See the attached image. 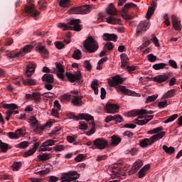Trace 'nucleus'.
<instances>
[{
  "label": "nucleus",
  "instance_id": "f257e3e1",
  "mask_svg": "<svg viewBox=\"0 0 182 182\" xmlns=\"http://www.w3.org/2000/svg\"><path fill=\"white\" fill-rule=\"evenodd\" d=\"M123 82H124L123 78H122L120 75H117L113 76L112 80H109L108 83L110 87H117V90H120L124 95H127V96H134L136 92L127 90L126 89V87L120 85Z\"/></svg>",
  "mask_w": 182,
  "mask_h": 182
},
{
  "label": "nucleus",
  "instance_id": "f03ea898",
  "mask_svg": "<svg viewBox=\"0 0 182 182\" xmlns=\"http://www.w3.org/2000/svg\"><path fill=\"white\" fill-rule=\"evenodd\" d=\"M85 53H95L99 49V43L92 37L89 36L83 44Z\"/></svg>",
  "mask_w": 182,
  "mask_h": 182
},
{
  "label": "nucleus",
  "instance_id": "7ed1b4c3",
  "mask_svg": "<svg viewBox=\"0 0 182 182\" xmlns=\"http://www.w3.org/2000/svg\"><path fill=\"white\" fill-rule=\"evenodd\" d=\"M139 110H142V109H134L131 111L130 112V116H132L133 117H136V116H138V118L135 119V120L134 121V123H135V124H138V126H144V124H147V123H149V122H150V120H153V118L154 117V115H149L147 116L144 119V116L143 115H146V114H137L136 112H139Z\"/></svg>",
  "mask_w": 182,
  "mask_h": 182
},
{
  "label": "nucleus",
  "instance_id": "20e7f679",
  "mask_svg": "<svg viewBox=\"0 0 182 182\" xmlns=\"http://www.w3.org/2000/svg\"><path fill=\"white\" fill-rule=\"evenodd\" d=\"M107 13L111 16L107 18V23H111L112 25H122V19L114 17L117 15V11L113 4H110L107 9Z\"/></svg>",
  "mask_w": 182,
  "mask_h": 182
},
{
  "label": "nucleus",
  "instance_id": "39448f33",
  "mask_svg": "<svg viewBox=\"0 0 182 182\" xmlns=\"http://www.w3.org/2000/svg\"><path fill=\"white\" fill-rule=\"evenodd\" d=\"M164 136H166V132H160L151 136L150 139L145 138L141 140L139 144L143 148L149 147V146H152V144H154L156 141L160 140V139H163Z\"/></svg>",
  "mask_w": 182,
  "mask_h": 182
},
{
  "label": "nucleus",
  "instance_id": "423d86ee",
  "mask_svg": "<svg viewBox=\"0 0 182 182\" xmlns=\"http://www.w3.org/2000/svg\"><path fill=\"white\" fill-rule=\"evenodd\" d=\"M30 123L31 125L34 127V132L35 133H37L38 134H42L43 130H45L47 127H52L53 123L51 122H48L44 125H39V122H38V119H36V117H31L30 119Z\"/></svg>",
  "mask_w": 182,
  "mask_h": 182
},
{
  "label": "nucleus",
  "instance_id": "0eeeda50",
  "mask_svg": "<svg viewBox=\"0 0 182 182\" xmlns=\"http://www.w3.org/2000/svg\"><path fill=\"white\" fill-rule=\"evenodd\" d=\"M80 22V19H72L70 20L69 25L66 23H58V28H63V31H75L76 32H79L82 31V26L79 24Z\"/></svg>",
  "mask_w": 182,
  "mask_h": 182
},
{
  "label": "nucleus",
  "instance_id": "6e6552de",
  "mask_svg": "<svg viewBox=\"0 0 182 182\" xmlns=\"http://www.w3.org/2000/svg\"><path fill=\"white\" fill-rule=\"evenodd\" d=\"M24 11L27 15L32 16L34 19H38V16L40 15V12L36 10V6L33 4V0H28L27 4L24 5Z\"/></svg>",
  "mask_w": 182,
  "mask_h": 182
},
{
  "label": "nucleus",
  "instance_id": "1a4fd4ad",
  "mask_svg": "<svg viewBox=\"0 0 182 182\" xmlns=\"http://www.w3.org/2000/svg\"><path fill=\"white\" fill-rule=\"evenodd\" d=\"M92 9L93 6L85 5L79 7H73L68 12L73 15H86V14H90Z\"/></svg>",
  "mask_w": 182,
  "mask_h": 182
},
{
  "label": "nucleus",
  "instance_id": "9d476101",
  "mask_svg": "<svg viewBox=\"0 0 182 182\" xmlns=\"http://www.w3.org/2000/svg\"><path fill=\"white\" fill-rule=\"evenodd\" d=\"M80 177V175L76 171H70L67 173H63L60 177L61 182H75Z\"/></svg>",
  "mask_w": 182,
  "mask_h": 182
},
{
  "label": "nucleus",
  "instance_id": "9b49d317",
  "mask_svg": "<svg viewBox=\"0 0 182 182\" xmlns=\"http://www.w3.org/2000/svg\"><path fill=\"white\" fill-rule=\"evenodd\" d=\"M33 47L31 45H27L23 47V50H20L18 53L14 54L12 53H9V50H7V58L9 59H14L15 58H18V56H23V53L26 52H31Z\"/></svg>",
  "mask_w": 182,
  "mask_h": 182
},
{
  "label": "nucleus",
  "instance_id": "f8f14e48",
  "mask_svg": "<svg viewBox=\"0 0 182 182\" xmlns=\"http://www.w3.org/2000/svg\"><path fill=\"white\" fill-rule=\"evenodd\" d=\"M65 75L70 82H71V83L76 82V80L79 85H82L83 83V80H82V74L80 73V71H77L76 74L66 73Z\"/></svg>",
  "mask_w": 182,
  "mask_h": 182
},
{
  "label": "nucleus",
  "instance_id": "ddd939ff",
  "mask_svg": "<svg viewBox=\"0 0 182 182\" xmlns=\"http://www.w3.org/2000/svg\"><path fill=\"white\" fill-rule=\"evenodd\" d=\"M150 28V22L141 21L136 26V36H140L143 32H146Z\"/></svg>",
  "mask_w": 182,
  "mask_h": 182
},
{
  "label": "nucleus",
  "instance_id": "4468645a",
  "mask_svg": "<svg viewBox=\"0 0 182 182\" xmlns=\"http://www.w3.org/2000/svg\"><path fill=\"white\" fill-rule=\"evenodd\" d=\"M68 119H74V120H93V117L89 114H79L78 116H76L72 113L67 114Z\"/></svg>",
  "mask_w": 182,
  "mask_h": 182
},
{
  "label": "nucleus",
  "instance_id": "2eb2a0df",
  "mask_svg": "<svg viewBox=\"0 0 182 182\" xmlns=\"http://www.w3.org/2000/svg\"><path fill=\"white\" fill-rule=\"evenodd\" d=\"M94 146L99 150H103L109 146V142L103 138H98L94 141Z\"/></svg>",
  "mask_w": 182,
  "mask_h": 182
},
{
  "label": "nucleus",
  "instance_id": "dca6fc26",
  "mask_svg": "<svg viewBox=\"0 0 182 182\" xmlns=\"http://www.w3.org/2000/svg\"><path fill=\"white\" fill-rule=\"evenodd\" d=\"M26 99L27 100H34L36 103H41V99H42V94L38 92H35L32 94H26Z\"/></svg>",
  "mask_w": 182,
  "mask_h": 182
},
{
  "label": "nucleus",
  "instance_id": "f3484780",
  "mask_svg": "<svg viewBox=\"0 0 182 182\" xmlns=\"http://www.w3.org/2000/svg\"><path fill=\"white\" fill-rule=\"evenodd\" d=\"M36 68V64L33 63H29L26 65V69L25 72V75L26 76V77H31V76H32V75L35 73Z\"/></svg>",
  "mask_w": 182,
  "mask_h": 182
},
{
  "label": "nucleus",
  "instance_id": "a211bd4d",
  "mask_svg": "<svg viewBox=\"0 0 182 182\" xmlns=\"http://www.w3.org/2000/svg\"><path fill=\"white\" fill-rule=\"evenodd\" d=\"M143 166V161L139 159L136 161L133 166L132 167L131 170L129 171V176H132V174H135L141 168V167Z\"/></svg>",
  "mask_w": 182,
  "mask_h": 182
},
{
  "label": "nucleus",
  "instance_id": "6ab92c4d",
  "mask_svg": "<svg viewBox=\"0 0 182 182\" xmlns=\"http://www.w3.org/2000/svg\"><path fill=\"white\" fill-rule=\"evenodd\" d=\"M23 132H25V129L21 128L17 129L15 132L7 133V135L9 136V139H19L21 136H23Z\"/></svg>",
  "mask_w": 182,
  "mask_h": 182
},
{
  "label": "nucleus",
  "instance_id": "aec40b11",
  "mask_svg": "<svg viewBox=\"0 0 182 182\" xmlns=\"http://www.w3.org/2000/svg\"><path fill=\"white\" fill-rule=\"evenodd\" d=\"M118 110L119 106H117L116 104L107 103L105 106V112H107V113H117Z\"/></svg>",
  "mask_w": 182,
  "mask_h": 182
},
{
  "label": "nucleus",
  "instance_id": "412c9836",
  "mask_svg": "<svg viewBox=\"0 0 182 182\" xmlns=\"http://www.w3.org/2000/svg\"><path fill=\"white\" fill-rule=\"evenodd\" d=\"M73 95H75L73 96L72 103L74 106H82L83 105V102H82V97L77 95L78 92L77 91H73Z\"/></svg>",
  "mask_w": 182,
  "mask_h": 182
},
{
  "label": "nucleus",
  "instance_id": "4be33fe9",
  "mask_svg": "<svg viewBox=\"0 0 182 182\" xmlns=\"http://www.w3.org/2000/svg\"><path fill=\"white\" fill-rule=\"evenodd\" d=\"M171 19H172V25L175 31H181V21L178 20V18H177V16L172 15Z\"/></svg>",
  "mask_w": 182,
  "mask_h": 182
},
{
  "label": "nucleus",
  "instance_id": "5701e85b",
  "mask_svg": "<svg viewBox=\"0 0 182 182\" xmlns=\"http://www.w3.org/2000/svg\"><path fill=\"white\" fill-rule=\"evenodd\" d=\"M55 66L57 70H58V73H57L58 77L63 80L65 79V75H63L65 73V68H63V65L60 63H56Z\"/></svg>",
  "mask_w": 182,
  "mask_h": 182
},
{
  "label": "nucleus",
  "instance_id": "b1692460",
  "mask_svg": "<svg viewBox=\"0 0 182 182\" xmlns=\"http://www.w3.org/2000/svg\"><path fill=\"white\" fill-rule=\"evenodd\" d=\"M103 40L106 41H113V42H117V36L114 33H107L103 34Z\"/></svg>",
  "mask_w": 182,
  "mask_h": 182
},
{
  "label": "nucleus",
  "instance_id": "393cba45",
  "mask_svg": "<svg viewBox=\"0 0 182 182\" xmlns=\"http://www.w3.org/2000/svg\"><path fill=\"white\" fill-rule=\"evenodd\" d=\"M4 108L11 109L13 114H18L19 113V111L16 110V109H19V107L16 104H4Z\"/></svg>",
  "mask_w": 182,
  "mask_h": 182
},
{
  "label": "nucleus",
  "instance_id": "a878e982",
  "mask_svg": "<svg viewBox=\"0 0 182 182\" xmlns=\"http://www.w3.org/2000/svg\"><path fill=\"white\" fill-rule=\"evenodd\" d=\"M120 165L115 164L113 166L111 171L112 173V176H114V178H115L116 177H120Z\"/></svg>",
  "mask_w": 182,
  "mask_h": 182
},
{
  "label": "nucleus",
  "instance_id": "bb28decb",
  "mask_svg": "<svg viewBox=\"0 0 182 182\" xmlns=\"http://www.w3.org/2000/svg\"><path fill=\"white\" fill-rule=\"evenodd\" d=\"M22 81L25 86H36L38 85L36 80L32 78L23 79Z\"/></svg>",
  "mask_w": 182,
  "mask_h": 182
},
{
  "label": "nucleus",
  "instance_id": "cd10ccee",
  "mask_svg": "<svg viewBox=\"0 0 182 182\" xmlns=\"http://www.w3.org/2000/svg\"><path fill=\"white\" fill-rule=\"evenodd\" d=\"M176 92H177V90H176V89H172L168 90L166 93H165L161 99L162 100H164V99H170L171 97H174V96H176Z\"/></svg>",
  "mask_w": 182,
  "mask_h": 182
},
{
  "label": "nucleus",
  "instance_id": "c85d7f7f",
  "mask_svg": "<svg viewBox=\"0 0 182 182\" xmlns=\"http://www.w3.org/2000/svg\"><path fill=\"white\" fill-rule=\"evenodd\" d=\"M43 82H45V83H53V75L52 74H44L42 77Z\"/></svg>",
  "mask_w": 182,
  "mask_h": 182
},
{
  "label": "nucleus",
  "instance_id": "c756f323",
  "mask_svg": "<svg viewBox=\"0 0 182 182\" xmlns=\"http://www.w3.org/2000/svg\"><path fill=\"white\" fill-rule=\"evenodd\" d=\"M112 142L111 146H119L122 141V138L119 137L117 135H112L111 136Z\"/></svg>",
  "mask_w": 182,
  "mask_h": 182
},
{
  "label": "nucleus",
  "instance_id": "7c9ffc66",
  "mask_svg": "<svg viewBox=\"0 0 182 182\" xmlns=\"http://www.w3.org/2000/svg\"><path fill=\"white\" fill-rule=\"evenodd\" d=\"M168 79V75H161L154 77V82H157L158 83H161L163 82H166Z\"/></svg>",
  "mask_w": 182,
  "mask_h": 182
},
{
  "label": "nucleus",
  "instance_id": "2f4dec72",
  "mask_svg": "<svg viewBox=\"0 0 182 182\" xmlns=\"http://www.w3.org/2000/svg\"><path fill=\"white\" fill-rule=\"evenodd\" d=\"M121 58V68H126L127 66V63H129V58L127 57V55L122 53L120 55Z\"/></svg>",
  "mask_w": 182,
  "mask_h": 182
},
{
  "label": "nucleus",
  "instance_id": "473e14b6",
  "mask_svg": "<svg viewBox=\"0 0 182 182\" xmlns=\"http://www.w3.org/2000/svg\"><path fill=\"white\" fill-rule=\"evenodd\" d=\"M150 169V164L145 165L139 171V178H143L146 176V172Z\"/></svg>",
  "mask_w": 182,
  "mask_h": 182
},
{
  "label": "nucleus",
  "instance_id": "72a5a7b5",
  "mask_svg": "<svg viewBox=\"0 0 182 182\" xmlns=\"http://www.w3.org/2000/svg\"><path fill=\"white\" fill-rule=\"evenodd\" d=\"M89 120L91 121V129L87 133V136H92V134H95V133H96V127H95V121L94 118H92V119H88L87 120V122H89Z\"/></svg>",
  "mask_w": 182,
  "mask_h": 182
},
{
  "label": "nucleus",
  "instance_id": "f704fd0d",
  "mask_svg": "<svg viewBox=\"0 0 182 182\" xmlns=\"http://www.w3.org/2000/svg\"><path fill=\"white\" fill-rule=\"evenodd\" d=\"M0 149H1V151L3 153H6L9 149H12V146L6 143L2 142V141L0 140Z\"/></svg>",
  "mask_w": 182,
  "mask_h": 182
},
{
  "label": "nucleus",
  "instance_id": "c9c22d12",
  "mask_svg": "<svg viewBox=\"0 0 182 182\" xmlns=\"http://www.w3.org/2000/svg\"><path fill=\"white\" fill-rule=\"evenodd\" d=\"M130 8H137V5L133 3H127L124 5V8L122 9V12L126 15L127 14V10L130 9Z\"/></svg>",
  "mask_w": 182,
  "mask_h": 182
},
{
  "label": "nucleus",
  "instance_id": "e433bc0d",
  "mask_svg": "<svg viewBox=\"0 0 182 182\" xmlns=\"http://www.w3.org/2000/svg\"><path fill=\"white\" fill-rule=\"evenodd\" d=\"M99 82L97 80H94L91 84V87L95 92V95H99Z\"/></svg>",
  "mask_w": 182,
  "mask_h": 182
},
{
  "label": "nucleus",
  "instance_id": "4c0bfd02",
  "mask_svg": "<svg viewBox=\"0 0 182 182\" xmlns=\"http://www.w3.org/2000/svg\"><path fill=\"white\" fill-rule=\"evenodd\" d=\"M163 150H164L165 153L166 154H173L174 151H176V149L173 146H167V145H164L162 146Z\"/></svg>",
  "mask_w": 182,
  "mask_h": 182
},
{
  "label": "nucleus",
  "instance_id": "58836bf2",
  "mask_svg": "<svg viewBox=\"0 0 182 182\" xmlns=\"http://www.w3.org/2000/svg\"><path fill=\"white\" fill-rule=\"evenodd\" d=\"M164 128L163 127H156L148 132V134H156L158 133H161Z\"/></svg>",
  "mask_w": 182,
  "mask_h": 182
},
{
  "label": "nucleus",
  "instance_id": "ea45409f",
  "mask_svg": "<svg viewBox=\"0 0 182 182\" xmlns=\"http://www.w3.org/2000/svg\"><path fill=\"white\" fill-rule=\"evenodd\" d=\"M167 66V64L164 63H156L152 66L153 69L155 70H160V69H164Z\"/></svg>",
  "mask_w": 182,
  "mask_h": 182
},
{
  "label": "nucleus",
  "instance_id": "a19ab883",
  "mask_svg": "<svg viewBox=\"0 0 182 182\" xmlns=\"http://www.w3.org/2000/svg\"><path fill=\"white\" fill-rule=\"evenodd\" d=\"M55 143L56 141L53 139H48L42 144V147H49L50 146H53Z\"/></svg>",
  "mask_w": 182,
  "mask_h": 182
},
{
  "label": "nucleus",
  "instance_id": "79ce46f5",
  "mask_svg": "<svg viewBox=\"0 0 182 182\" xmlns=\"http://www.w3.org/2000/svg\"><path fill=\"white\" fill-rule=\"evenodd\" d=\"M73 59H77V60H79V59L82 58V51H80V50L79 49L75 50L73 54Z\"/></svg>",
  "mask_w": 182,
  "mask_h": 182
},
{
  "label": "nucleus",
  "instance_id": "37998d69",
  "mask_svg": "<svg viewBox=\"0 0 182 182\" xmlns=\"http://www.w3.org/2000/svg\"><path fill=\"white\" fill-rule=\"evenodd\" d=\"M38 5H39V9L41 11H45L46 9V5H48V3L45 0H40L38 1Z\"/></svg>",
  "mask_w": 182,
  "mask_h": 182
},
{
  "label": "nucleus",
  "instance_id": "c03bdc74",
  "mask_svg": "<svg viewBox=\"0 0 182 182\" xmlns=\"http://www.w3.org/2000/svg\"><path fill=\"white\" fill-rule=\"evenodd\" d=\"M60 6H62V8H68L69 5H70V0H60L59 2Z\"/></svg>",
  "mask_w": 182,
  "mask_h": 182
},
{
  "label": "nucleus",
  "instance_id": "a18cd8bd",
  "mask_svg": "<svg viewBox=\"0 0 182 182\" xmlns=\"http://www.w3.org/2000/svg\"><path fill=\"white\" fill-rule=\"evenodd\" d=\"M38 157L41 161H46V160H49L50 159V156L48 154L38 155Z\"/></svg>",
  "mask_w": 182,
  "mask_h": 182
},
{
  "label": "nucleus",
  "instance_id": "49530a36",
  "mask_svg": "<svg viewBox=\"0 0 182 182\" xmlns=\"http://www.w3.org/2000/svg\"><path fill=\"white\" fill-rule=\"evenodd\" d=\"M158 97H159L158 95H154L149 96V97H147L145 103H151V102H154L155 100H157Z\"/></svg>",
  "mask_w": 182,
  "mask_h": 182
},
{
  "label": "nucleus",
  "instance_id": "de8ad7c7",
  "mask_svg": "<svg viewBox=\"0 0 182 182\" xmlns=\"http://www.w3.org/2000/svg\"><path fill=\"white\" fill-rule=\"evenodd\" d=\"M136 113L139 114H145V116L147 117V116H150V115H147V114H153V113H154V112L151 110L147 111L146 109H142V110H139V111H136Z\"/></svg>",
  "mask_w": 182,
  "mask_h": 182
},
{
  "label": "nucleus",
  "instance_id": "09e8293b",
  "mask_svg": "<svg viewBox=\"0 0 182 182\" xmlns=\"http://www.w3.org/2000/svg\"><path fill=\"white\" fill-rule=\"evenodd\" d=\"M107 60V57L101 58L97 63V70H100L102 69V65H103V63H105Z\"/></svg>",
  "mask_w": 182,
  "mask_h": 182
},
{
  "label": "nucleus",
  "instance_id": "8fccbe9b",
  "mask_svg": "<svg viewBox=\"0 0 182 182\" xmlns=\"http://www.w3.org/2000/svg\"><path fill=\"white\" fill-rule=\"evenodd\" d=\"M155 11H156L155 8L149 7L147 13H146V19H150V18H151V15H153V14H154Z\"/></svg>",
  "mask_w": 182,
  "mask_h": 182
},
{
  "label": "nucleus",
  "instance_id": "3c124183",
  "mask_svg": "<svg viewBox=\"0 0 182 182\" xmlns=\"http://www.w3.org/2000/svg\"><path fill=\"white\" fill-rule=\"evenodd\" d=\"M177 117H178V115L177 114L171 115L166 120H165L164 122V123L167 124V123H170L171 122H174V120H176V119H177Z\"/></svg>",
  "mask_w": 182,
  "mask_h": 182
},
{
  "label": "nucleus",
  "instance_id": "603ef678",
  "mask_svg": "<svg viewBox=\"0 0 182 182\" xmlns=\"http://www.w3.org/2000/svg\"><path fill=\"white\" fill-rule=\"evenodd\" d=\"M168 104H167V100L161 101L158 103V107L159 109H164V107H167Z\"/></svg>",
  "mask_w": 182,
  "mask_h": 182
},
{
  "label": "nucleus",
  "instance_id": "864d4df0",
  "mask_svg": "<svg viewBox=\"0 0 182 182\" xmlns=\"http://www.w3.org/2000/svg\"><path fill=\"white\" fill-rule=\"evenodd\" d=\"M28 146H29V142L26 141L20 142L18 144V149H26V147H28Z\"/></svg>",
  "mask_w": 182,
  "mask_h": 182
},
{
  "label": "nucleus",
  "instance_id": "5fc2aeb1",
  "mask_svg": "<svg viewBox=\"0 0 182 182\" xmlns=\"http://www.w3.org/2000/svg\"><path fill=\"white\" fill-rule=\"evenodd\" d=\"M84 65H85V69L88 72H91L92 71V64H90V62H89V60L84 61Z\"/></svg>",
  "mask_w": 182,
  "mask_h": 182
},
{
  "label": "nucleus",
  "instance_id": "6e6d98bb",
  "mask_svg": "<svg viewBox=\"0 0 182 182\" xmlns=\"http://www.w3.org/2000/svg\"><path fill=\"white\" fill-rule=\"evenodd\" d=\"M21 166H22V164L21 162H14L13 164V170L14 171H18V170L21 168Z\"/></svg>",
  "mask_w": 182,
  "mask_h": 182
},
{
  "label": "nucleus",
  "instance_id": "4d7b16f0",
  "mask_svg": "<svg viewBox=\"0 0 182 182\" xmlns=\"http://www.w3.org/2000/svg\"><path fill=\"white\" fill-rule=\"evenodd\" d=\"M114 120L116 123H122L123 122V117L120 114L114 115Z\"/></svg>",
  "mask_w": 182,
  "mask_h": 182
},
{
  "label": "nucleus",
  "instance_id": "13d9d810",
  "mask_svg": "<svg viewBox=\"0 0 182 182\" xmlns=\"http://www.w3.org/2000/svg\"><path fill=\"white\" fill-rule=\"evenodd\" d=\"M38 50H39L40 53H43V55H48V53H49L48 52V50H46V48L43 46H39Z\"/></svg>",
  "mask_w": 182,
  "mask_h": 182
},
{
  "label": "nucleus",
  "instance_id": "bf43d9fd",
  "mask_svg": "<svg viewBox=\"0 0 182 182\" xmlns=\"http://www.w3.org/2000/svg\"><path fill=\"white\" fill-rule=\"evenodd\" d=\"M55 46L57 48V49H63V48H65V44H63L62 41H55Z\"/></svg>",
  "mask_w": 182,
  "mask_h": 182
},
{
  "label": "nucleus",
  "instance_id": "052dcab7",
  "mask_svg": "<svg viewBox=\"0 0 182 182\" xmlns=\"http://www.w3.org/2000/svg\"><path fill=\"white\" fill-rule=\"evenodd\" d=\"M164 21L166 26H170V18H168V14H166L164 15Z\"/></svg>",
  "mask_w": 182,
  "mask_h": 182
},
{
  "label": "nucleus",
  "instance_id": "680f3d73",
  "mask_svg": "<svg viewBox=\"0 0 182 182\" xmlns=\"http://www.w3.org/2000/svg\"><path fill=\"white\" fill-rule=\"evenodd\" d=\"M35 150L31 149L24 153L23 157H29V156H32L35 154Z\"/></svg>",
  "mask_w": 182,
  "mask_h": 182
},
{
  "label": "nucleus",
  "instance_id": "e2e57ef3",
  "mask_svg": "<svg viewBox=\"0 0 182 182\" xmlns=\"http://www.w3.org/2000/svg\"><path fill=\"white\" fill-rule=\"evenodd\" d=\"M77 139V135H73V136H67V140L69 143H73L75 140Z\"/></svg>",
  "mask_w": 182,
  "mask_h": 182
},
{
  "label": "nucleus",
  "instance_id": "0e129e2a",
  "mask_svg": "<svg viewBox=\"0 0 182 182\" xmlns=\"http://www.w3.org/2000/svg\"><path fill=\"white\" fill-rule=\"evenodd\" d=\"M42 96L44 97H48L49 99H52L55 96V94L53 92H48L42 94Z\"/></svg>",
  "mask_w": 182,
  "mask_h": 182
},
{
  "label": "nucleus",
  "instance_id": "69168bd1",
  "mask_svg": "<svg viewBox=\"0 0 182 182\" xmlns=\"http://www.w3.org/2000/svg\"><path fill=\"white\" fill-rule=\"evenodd\" d=\"M105 48L108 49V50H112L113 48H114V46L113 45V43L108 42L105 45Z\"/></svg>",
  "mask_w": 182,
  "mask_h": 182
},
{
  "label": "nucleus",
  "instance_id": "338daca9",
  "mask_svg": "<svg viewBox=\"0 0 182 182\" xmlns=\"http://www.w3.org/2000/svg\"><path fill=\"white\" fill-rule=\"evenodd\" d=\"M55 151H63L65 150V146L63 145H57L54 147Z\"/></svg>",
  "mask_w": 182,
  "mask_h": 182
},
{
  "label": "nucleus",
  "instance_id": "774afa93",
  "mask_svg": "<svg viewBox=\"0 0 182 182\" xmlns=\"http://www.w3.org/2000/svg\"><path fill=\"white\" fill-rule=\"evenodd\" d=\"M59 181V178L54 176H51L48 177V181L49 182H56Z\"/></svg>",
  "mask_w": 182,
  "mask_h": 182
}]
</instances>
